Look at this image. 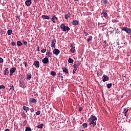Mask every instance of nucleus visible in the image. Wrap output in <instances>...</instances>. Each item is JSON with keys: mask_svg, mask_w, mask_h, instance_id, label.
Listing matches in <instances>:
<instances>
[{"mask_svg": "<svg viewBox=\"0 0 131 131\" xmlns=\"http://www.w3.org/2000/svg\"><path fill=\"white\" fill-rule=\"evenodd\" d=\"M81 131H84V130H81Z\"/></svg>", "mask_w": 131, "mask_h": 131, "instance_id": "57", "label": "nucleus"}, {"mask_svg": "<svg viewBox=\"0 0 131 131\" xmlns=\"http://www.w3.org/2000/svg\"><path fill=\"white\" fill-rule=\"evenodd\" d=\"M9 72H10V71L9 70V68H7L5 69V70L4 71L3 73L4 75H8Z\"/></svg>", "mask_w": 131, "mask_h": 131, "instance_id": "14", "label": "nucleus"}, {"mask_svg": "<svg viewBox=\"0 0 131 131\" xmlns=\"http://www.w3.org/2000/svg\"><path fill=\"white\" fill-rule=\"evenodd\" d=\"M93 39V37L92 36H90L87 39V41H91V40Z\"/></svg>", "mask_w": 131, "mask_h": 131, "instance_id": "33", "label": "nucleus"}, {"mask_svg": "<svg viewBox=\"0 0 131 131\" xmlns=\"http://www.w3.org/2000/svg\"><path fill=\"white\" fill-rule=\"evenodd\" d=\"M23 109H24L25 111H26V112H27V111H29V107L26 106H24L23 107Z\"/></svg>", "mask_w": 131, "mask_h": 131, "instance_id": "22", "label": "nucleus"}, {"mask_svg": "<svg viewBox=\"0 0 131 131\" xmlns=\"http://www.w3.org/2000/svg\"><path fill=\"white\" fill-rule=\"evenodd\" d=\"M6 87H5V86L4 85H0V90H2V89H3L4 90V89H5Z\"/></svg>", "mask_w": 131, "mask_h": 131, "instance_id": "38", "label": "nucleus"}, {"mask_svg": "<svg viewBox=\"0 0 131 131\" xmlns=\"http://www.w3.org/2000/svg\"><path fill=\"white\" fill-rule=\"evenodd\" d=\"M23 64H25L26 68H27V66H28V64H27V62H23Z\"/></svg>", "mask_w": 131, "mask_h": 131, "instance_id": "36", "label": "nucleus"}, {"mask_svg": "<svg viewBox=\"0 0 131 131\" xmlns=\"http://www.w3.org/2000/svg\"><path fill=\"white\" fill-rule=\"evenodd\" d=\"M32 77V75L31 74H27V79L30 80Z\"/></svg>", "mask_w": 131, "mask_h": 131, "instance_id": "21", "label": "nucleus"}, {"mask_svg": "<svg viewBox=\"0 0 131 131\" xmlns=\"http://www.w3.org/2000/svg\"><path fill=\"white\" fill-rule=\"evenodd\" d=\"M70 16H71L70 13H68V14H65L64 15L65 19L66 20H67V19H68V18H69V17H70Z\"/></svg>", "mask_w": 131, "mask_h": 131, "instance_id": "24", "label": "nucleus"}, {"mask_svg": "<svg viewBox=\"0 0 131 131\" xmlns=\"http://www.w3.org/2000/svg\"><path fill=\"white\" fill-rule=\"evenodd\" d=\"M82 126L84 127L85 128H86V127H88V123H83Z\"/></svg>", "mask_w": 131, "mask_h": 131, "instance_id": "32", "label": "nucleus"}, {"mask_svg": "<svg viewBox=\"0 0 131 131\" xmlns=\"http://www.w3.org/2000/svg\"><path fill=\"white\" fill-rule=\"evenodd\" d=\"M56 39H54L52 41V42H51V48H56V46H55V45H56Z\"/></svg>", "mask_w": 131, "mask_h": 131, "instance_id": "8", "label": "nucleus"}, {"mask_svg": "<svg viewBox=\"0 0 131 131\" xmlns=\"http://www.w3.org/2000/svg\"><path fill=\"white\" fill-rule=\"evenodd\" d=\"M9 88H10L9 91H12V92H13V91H14L15 89V87L14 86V85L12 84L9 86Z\"/></svg>", "mask_w": 131, "mask_h": 131, "instance_id": "23", "label": "nucleus"}, {"mask_svg": "<svg viewBox=\"0 0 131 131\" xmlns=\"http://www.w3.org/2000/svg\"><path fill=\"white\" fill-rule=\"evenodd\" d=\"M103 4H104V5L108 4V0H103Z\"/></svg>", "mask_w": 131, "mask_h": 131, "instance_id": "39", "label": "nucleus"}, {"mask_svg": "<svg viewBox=\"0 0 131 131\" xmlns=\"http://www.w3.org/2000/svg\"><path fill=\"white\" fill-rule=\"evenodd\" d=\"M57 20H58V17H57L56 16V15H53L52 16V18L51 19V21L53 23H56V21H57Z\"/></svg>", "mask_w": 131, "mask_h": 131, "instance_id": "10", "label": "nucleus"}, {"mask_svg": "<svg viewBox=\"0 0 131 131\" xmlns=\"http://www.w3.org/2000/svg\"><path fill=\"white\" fill-rule=\"evenodd\" d=\"M20 66H22V64H20Z\"/></svg>", "mask_w": 131, "mask_h": 131, "instance_id": "56", "label": "nucleus"}, {"mask_svg": "<svg viewBox=\"0 0 131 131\" xmlns=\"http://www.w3.org/2000/svg\"><path fill=\"white\" fill-rule=\"evenodd\" d=\"M25 4L27 7H29V6H30L31 4H32V3L31 2V1L27 0L25 2Z\"/></svg>", "mask_w": 131, "mask_h": 131, "instance_id": "16", "label": "nucleus"}, {"mask_svg": "<svg viewBox=\"0 0 131 131\" xmlns=\"http://www.w3.org/2000/svg\"><path fill=\"white\" fill-rule=\"evenodd\" d=\"M5 131H10V129H9L7 128V129H5Z\"/></svg>", "mask_w": 131, "mask_h": 131, "instance_id": "52", "label": "nucleus"}, {"mask_svg": "<svg viewBox=\"0 0 131 131\" xmlns=\"http://www.w3.org/2000/svg\"><path fill=\"white\" fill-rule=\"evenodd\" d=\"M51 75H52V76H56V72H55V71H51Z\"/></svg>", "mask_w": 131, "mask_h": 131, "instance_id": "30", "label": "nucleus"}, {"mask_svg": "<svg viewBox=\"0 0 131 131\" xmlns=\"http://www.w3.org/2000/svg\"><path fill=\"white\" fill-rule=\"evenodd\" d=\"M53 53L55 54V56H58V55L60 54V50H59V49H55L53 51Z\"/></svg>", "mask_w": 131, "mask_h": 131, "instance_id": "6", "label": "nucleus"}, {"mask_svg": "<svg viewBox=\"0 0 131 131\" xmlns=\"http://www.w3.org/2000/svg\"><path fill=\"white\" fill-rule=\"evenodd\" d=\"M0 33H1V34L3 35V34H5V33H6L5 32V31L2 30L0 32Z\"/></svg>", "mask_w": 131, "mask_h": 131, "instance_id": "45", "label": "nucleus"}, {"mask_svg": "<svg viewBox=\"0 0 131 131\" xmlns=\"http://www.w3.org/2000/svg\"><path fill=\"white\" fill-rule=\"evenodd\" d=\"M19 86L20 88H22V89H24L25 86V83L23 81H19Z\"/></svg>", "mask_w": 131, "mask_h": 131, "instance_id": "12", "label": "nucleus"}, {"mask_svg": "<svg viewBox=\"0 0 131 131\" xmlns=\"http://www.w3.org/2000/svg\"><path fill=\"white\" fill-rule=\"evenodd\" d=\"M71 49L70 50V51L71 52V53H74L75 52V47H73V45L71 44Z\"/></svg>", "mask_w": 131, "mask_h": 131, "instance_id": "17", "label": "nucleus"}, {"mask_svg": "<svg viewBox=\"0 0 131 131\" xmlns=\"http://www.w3.org/2000/svg\"><path fill=\"white\" fill-rule=\"evenodd\" d=\"M79 112H81V111H82V107H80L79 108Z\"/></svg>", "mask_w": 131, "mask_h": 131, "instance_id": "47", "label": "nucleus"}, {"mask_svg": "<svg viewBox=\"0 0 131 131\" xmlns=\"http://www.w3.org/2000/svg\"><path fill=\"white\" fill-rule=\"evenodd\" d=\"M122 30V31H125L128 34H130L131 33V29L127 27H123Z\"/></svg>", "mask_w": 131, "mask_h": 131, "instance_id": "3", "label": "nucleus"}, {"mask_svg": "<svg viewBox=\"0 0 131 131\" xmlns=\"http://www.w3.org/2000/svg\"><path fill=\"white\" fill-rule=\"evenodd\" d=\"M128 112V108H124L123 113H124V116H126V113H127Z\"/></svg>", "mask_w": 131, "mask_h": 131, "instance_id": "20", "label": "nucleus"}, {"mask_svg": "<svg viewBox=\"0 0 131 131\" xmlns=\"http://www.w3.org/2000/svg\"><path fill=\"white\" fill-rule=\"evenodd\" d=\"M16 68L14 67V68H11L10 70V76H12V75H13V74H14V73H15V72H16Z\"/></svg>", "mask_w": 131, "mask_h": 131, "instance_id": "4", "label": "nucleus"}, {"mask_svg": "<svg viewBox=\"0 0 131 131\" xmlns=\"http://www.w3.org/2000/svg\"><path fill=\"white\" fill-rule=\"evenodd\" d=\"M111 86H112V83H108L107 84V89H111Z\"/></svg>", "mask_w": 131, "mask_h": 131, "instance_id": "31", "label": "nucleus"}, {"mask_svg": "<svg viewBox=\"0 0 131 131\" xmlns=\"http://www.w3.org/2000/svg\"><path fill=\"white\" fill-rule=\"evenodd\" d=\"M100 24H100V23H98V25L100 26Z\"/></svg>", "mask_w": 131, "mask_h": 131, "instance_id": "54", "label": "nucleus"}, {"mask_svg": "<svg viewBox=\"0 0 131 131\" xmlns=\"http://www.w3.org/2000/svg\"><path fill=\"white\" fill-rule=\"evenodd\" d=\"M83 33L85 35V36H88L89 35V33L88 32H85V30L83 31Z\"/></svg>", "mask_w": 131, "mask_h": 131, "instance_id": "35", "label": "nucleus"}, {"mask_svg": "<svg viewBox=\"0 0 131 131\" xmlns=\"http://www.w3.org/2000/svg\"><path fill=\"white\" fill-rule=\"evenodd\" d=\"M75 1V2H77V1H78V0H74Z\"/></svg>", "mask_w": 131, "mask_h": 131, "instance_id": "55", "label": "nucleus"}, {"mask_svg": "<svg viewBox=\"0 0 131 131\" xmlns=\"http://www.w3.org/2000/svg\"><path fill=\"white\" fill-rule=\"evenodd\" d=\"M79 24V22H78L77 20H73V21L72 22V24L74 26H76L78 25Z\"/></svg>", "mask_w": 131, "mask_h": 131, "instance_id": "18", "label": "nucleus"}, {"mask_svg": "<svg viewBox=\"0 0 131 131\" xmlns=\"http://www.w3.org/2000/svg\"><path fill=\"white\" fill-rule=\"evenodd\" d=\"M46 51H47V49H42L41 50V53H46Z\"/></svg>", "mask_w": 131, "mask_h": 131, "instance_id": "40", "label": "nucleus"}, {"mask_svg": "<svg viewBox=\"0 0 131 131\" xmlns=\"http://www.w3.org/2000/svg\"><path fill=\"white\" fill-rule=\"evenodd\" d=\"M46 55L47 58H50V57H53V54L51 52V51L47 50Z\"/></svg>", "mask_w": 131, "mask_h": 131, "instance_id": "7", "label": "nucleus"}, {"mask_svg": "<svg viewBox=\"0 0 131 131\" xmlns=\"http://www.w3.org/2000/svg\"><path fill=\"white\" fill-rule=\"evenodd\" d=\"M11 45H12V46H16V43H15V42H11Z\"/></svg>", "mask_w": 131, "mask_h": 131, "instance_id": "49", "label": "nucleus"}, {"mask_svg": "<svg viewBox=\"0 0 131 131\" xmlns=\"http://www.w3.org/2000/svg\"><path fill=\"white\" fill-rule=\"evenodd\" d=\"M23 42L24 45H25V46H26V45H27V41L26 40H23Z\"/></svg>", "mask_w": 131, "mask_h": 131, "instance_id": "43", "label": "nucleus"}, {"mask_svg": "<svg viewBox=\"0 0 131 131\" xmlns=\"http://www.w3.org/2000/svg\"><path fill=\"white\" fill-rule=\"evenodd\" d=\"M13 32V31L12 30H8L7 31V33L8 35H11Z\"/></svg>", "mask_w": 131, "mask_h": 131, "instance_id": "28", "label": "nucleus"}, {"mask_svg": "<svg viewBox=\"0 0 131 131\" xmlns=\"http://www.w3.org/2000/svg\"><path fill=\"white\" fill-rule=\"evenodd\" d=\"M31 103H36L37 101H36V99H35L34 98H31Z\"/></svg>", "mask_w": 131, "mask_h": 131, "instance_id": "29", "label": "nucleus"}, {"mask_svg": "<svg viewBox=\"0 0 131 131\" xmlns=\"http://www.w3.org/2000/svg\"><path fill=\"white\" fill-rule=\"evenodd\" d=\"M102 81L103 82H105V81H108V80H109V77L104 74L102 76Z\"/></svg>", "mask_w": 131, "mask_h": 131, "instance_id": "5", "label": "nucleus"}, {"mask_svg": "<svg viewBox=\"0 0 131 131\" xmlns=\"http://www.w3.org/2000/svg\"><path fill=\"white\" fill-rule=\"evenodd\" d=\"M37 128H42L43 127V124H39L37 126Z\"/></svg>", "mask_w": 131, "mask_h": 131, "instance_id": "27", "label": "nucleus"}, {"mask_svg": "<svg viewBox=\"0 0 131 131\" xmlns=\"http://www.w3.org/2000/svg\"><path fill=\"white\" fill-rule=\"evenodd\" d=\"M104 43H107V41H106V40H104Z\"/></svg>", "mask_w": 131, "mask_h": 131, "instance_id": "53", "label": "nucleus"}, {"mask_svg": "<svg viewBox=\"0 0 131 131\" xmlns=\"http://www.w3.org/2000/svg\"><path fill=\"white\" fill-rule=\"evenodd\" d=\"M96 120H97V117L94 115H91L89 119L90 125H91L93 127L96 126V124H97Z\"/></svg>", "mask_w": 131, "mask_h": 131, "instance_id": "1", "label": "nucleus"}, {"mask_svg": "<svg viewBox=\"0 0 131 131\" xmlns=\"http://www.w3.org/2000/svg\"><path fill=\"white\" fill-rule=\"evenodd\" d=\"M42 63L44 64H48L49 63V58L45 57L42 60Z\"/></svg>", "mask_w": 131, "mask_h": 131, "instance_id": "9", "label": "nucleus"}, {"mask_svg": "<svg viewBox=\"0 0 131 131\" xmlns=\"http://www.w3.org/2000/svg\"><path fill=\"white\" fill-rule=\"evenodd\" d=\"M37 51H38V52H39V46H38L37 47Z\"/></svg>", "mask_w": 131, "mask_h": 131, "instance_id": "51", "label": "nucleus"}, {"mask_svg": "<svg viewBox=\"0 0 131 131\" xmlns=\"http://www.w3.org/2000/svg\"><path fill=\"white\" fill-rule=\"evenodd\" d=\"M1 63H4V59L2 58V57H0V64Z\"/></svg>", "mask_w": 131, "mask_h": 131, "instance_id": "42", "label": "nucleus"}, {"mask_svg": "<svg viewBox=\"0 0 131 131\" xmlns=\"http://www.w3.org/2000/svg\"><path fill=\"white\" fill-rule=\"evenodd\" d=\"M75 64L76 65H77V66L78 67V66H79V65H80V63H78V61H76V62H75Z\"/></svg>", "mask_w": 131, "mask_h": 131, "instance_id": "41", "label": "nucleus"}, {"mask_svg": "<svg viewBox=\"0 0 131 131\" xmlns=\"http://www.w3.org/2000/svg\"><path fill=\"white\" fill-rule=\"evenodd\" d=\"M36 115H40V111H37L36 113Z\"/></svg>", "mask_w": 131, "mask_h": 131, "instance_id": "44", "label": "nucleus"}, {"mask_svg": "<svg viewBox=\"0 0 131 131\" xmlns=\"http://www.w3.org/2000/svg\"><path fill=\"white\" fill-rule=\"evenodd\" d=\"M60 28L62 30V31H69L70 30V28L67 26H65V24H61L60 25Z\"/></svg>", "mask_w": 131, "mask_h": 131, "instance_id": "2", "label": "nucleus"}, {"mask_svg": "<svg viewBox=\"0 0 131 131\" xmlns=\"http://www.w3.org/2000/svg\"><path fill=\"white\" fill-rule=\"evenodd\" d=\"M77 71V69H74L73 70V74H75V72H76Z\"/></svg>", "mask_w": 131, "mask_h": 131, "instance_id": "46", "label": "nucleus"}, {"mask_svg": "<svg viewBox=\"0 0 131 131\" xmlns=\"http://www.w3.org/2000/svg\"><path fill=\"white\" fill-rule=\"evenodd\" d=\"M73 67H74V69H77V67H78L77 66V64H76L74 63L73 65Z\"/></svg>", "mask_w": 131, "mask_h": 131, "instance_id": "37", "label": "nucleus"}, {"mask_svg": "<svg viewBox=\"0 0 131 131\" xmlns=\"http://www.w3.org/2000/svg\"><path fill=\"white\" fill-rule=\"evenodd\" d=\"M33 65L36 67V68H39V61H34Z\"/></svg>", "mask_w": 131, "mask_h": 131, "instance_id": "11", "label": "nucleus"}, {"mask_svg": "<svg viewBox=\"0 0 131 131\" xmlns=\"http://www.w3.org/2000/svg\"><path fill=\"white\" fill-rule=\"evenodd\" d=\"M101 16L102 17H104V18H107V16H108V14L106 13V12H103L101 13Z\"/></svg>", "mask_w": 131, "mask_h": 131, "instance_id": "19", "label": "nucleus"}, {"mask_svg": "<svg viewBox=\"0 0 131 131\" xmlns=\"http://www.w3.org/2000/svg\"><path fill=\"white\" fill-rule=\"evenodd\" d=\"M58 76L59 77H61V78H63V76L61 74H59Z\"/></svg>", "mask_w": 131, "mask_h": 131, "instance_id": "48", "label": "nucleus"}, {"mask_svg": "<svg viewBox=\"0 0 131 131\" xmlns=\"http://www.w3.org/2000/svg\"><path fill=\"white\" fill-rule=\"evenodd\" d=\"M26 131H32V130H31V128L30 127H27L26 128Z\"/></svg>", "mask_w": 131, "mask_h": 131, "instance_id": "34", "label": "nucleus"}, {"mask_svg": "<svg viewBox=\"0 0 131 131\" xmlns=\"http://www.w3.org/2000/svg\"><path fill=\"white\" fill-rule=\"evenodd\" d=\"M41 18H42V19H43V20H46V19L47 20H50V16H49V15H42L41 16Z\"/></svg>", "mask_w": 131, "mask_h": 131, "instance_id": "13", "label": "nucleus"}, {"mask_svg": "<svg viewBox=\"0 0 131 131\" xmlns=\"http://www.w3.org/2000/svg\"><path fill=\"white\" fill-rule=\"evenodd\" d=\"M68 62H69V63H73V62H74V60L73 59H72V58H71V57H69Z\"/></svg>", "mask_w": 131, "mask_h": 131, "instance_id": "26", "label": "nucleus"}, {"mask_svg": "<svg viewBox=\"0 0 131 131\" xmlns=\"http://www.w3.org/2000/svg\"><path fill=\"white\" fill-rule=\"evenodd\" d=\"M62 72L66 73V74H69V72H68V69L66 68H62Z\"/></svg>", "mask_w": 131, "mask_h": 131, "instance_id": "15", "label": "nucleus"}, {"mask_svg": "<svg viewBox=\"0 0 131 131\" xmlns=\"http://www.w3.org/2000/svg\"><path fill=\"white\" fill-rule=\"evenodd\" d=\"M16 19H19V20H20V16L17 15L16 16Z\"/></svg>", "mask_w": 131, "mask_h": 131, "instance_id": "50", "label": "nucleus"}, {"mask_svg": "<svg viewBox=\"0 0 131 131\" xmlns=\"http://www.w3.org/2000/svg\"><path fill=\"white\" fill-rule=\"evenodd\" d=\"M23 43L22 42H21V41H17V46H18V47H21V46H22Z\"/></svg>", "mask_w": 131, "mask_h": 131, "instance_id": "25", "label": "nucleus"}]
</instances>
